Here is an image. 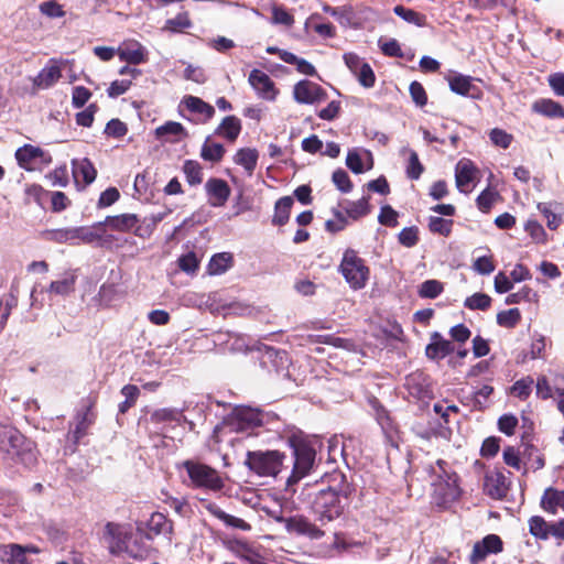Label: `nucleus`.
Listing matches in <instances>:
<instances>
[{
    "mask_svg": "<svg viewBox=\"0 0 564 564\" xmlns=\"http://www.w3.org/2000/svg\"><path fill=\"white\" fill-rule=\"evenodd\" d=\"M0 456L3 459H19L25 465L35 460L32 442L10 425H0Z\"/></svg>",
    "mask_w": 564,
    "mask_h": 564,
    "instance_id": "obj_1",
    "label": "nucleus"
},
{
    "mask_svg": "<svg viewBox=\"0 0 564 564\" xmlns=\"http://www.w3.org/2000/svg\"><path fill=\"white\" fill-rule=\"evenodd\" d=\"M261 424L262 416L258 410L248 406H237L220 424L215 426L214 438L216 442H221L223 435L227 433L246 432Z\"/></svg>",
    "mask_w": 564,
    "mask_h": 564,
    "instance_id": "obj_2",
    "label": "nucleus"
},
{
    "mask_svg": "<svg viewBox=\"0 0 564 564\" xmlns=\"http://www.w3.org/2000/svg\"><path fill=\"white\" fill-rule=\"evenodd\" d=\"M344 500L346 497L334 489L319 490L312 502V511L316 521L323 527L339 518L344 512Z\"/></svg>",
    "mask_w": 564,
    "mask_h": 564,
    "instance_id": "obj_3",
    "label": "nucleus"
},
{
    "mask_svg": "<svg viewBox=\"0 0 564 564\" xmlns=\"http://www.w3.org/2000/svg\"><path fill=\"white\" fill-rule=\"evenodd\" d=\"M131 535V528L128 524L107 522L104 527L102 538L111 554L118 555L126 552L134 558L144 557L148 552L147 549L133 550L129 545Z\"/></svg>",
    "mask_w": 564,
    "mask_h": 564,
    "instance_id": "obj_4",
    "label": "nucleus"
},
{
    "mask_svg": "<svg viewBox=\"0 0 564 564\" xmlns=\"http://www.w3.org/2000/svg\"><path fill=\"white\" fill-rule=\"evenodd\" d=\"M285 455L279 451H249L246 465L262 477H275L282 469Z\"/></svg>",
    "mask_w": 564,
    "mask_h": 564,
    "instance_id": "obj_5",
    "label": "nucleus"
},
{
    "mask_svg": "<svg viewBox=\"0 0 564 564\" xmlns=\"http://www.w3.org/2000/svg\"><path fill=\"white\" fill-rule=\"evenodd\" d=\"M182 466L186 470L189 479L187 486L212 491H218L224 487L223 479L218 471L208 465L188 459L183 462Z\"/></svg>",
    "mask_w": 564,
    "mask_h": 564,
    "instance_id": "obj_6",
    "label": "nucleus"
},
{
    "mask_svg": "<svg viewBox=\"0 0 564 564\" xmlns=\"http://www.w3.org/2000/svg\"><path fill=\"white\" fill-rule=\"evenodd\" d=\"M339 271L346 282L354 290L364 289L370 275L369 268L354 249H347L344 252Z\"/></svg>",
    "mask_w": 564,
    "mask_h": 564,
    "instance_id": "obj_7",
    "label": "nucleus"
},
{
    "mask_svg": "<svg viewBox=\"0 0 564 564\" xmlns=\"http://www.w3.org/2000/svg\"><path fill=\"white\" fill-rule=\"evenodd\" d=\"M294 466L292 474L286 480L288 487L300 481L308 474L315 460V451L305 443H297L293 445Z\"/></svg>",
    "mask_w": 564,
    "mask_h": 564,
    "instance_id": "obj_8",
    "label": "nucleus"
},
{
    "mask_svg": "<svg viewBox=\"0 0 564 564\" xmlns=\"http://www.w3.org/2000/svg\"><path fill=\"white\" fill-rule=\"evenodd\" d=\"M15 159L19 165L28 171L42 170L52 163V156L48 152L31 144L19 148L15 152Z\"/></svg>",
    "mask_w": 564,
    "mask_h": 564,
    "instance_id": "obj_9",
    "label": "nucleus"
},
{
    "mask_svg": "<svg viewBox=\"0 0 564 564\" xmlns=\"http://www.w3.org/2000/svg\"><path fill=\"white\" fill-rule=\"evenodd\" d=\"M279 521L285 523L288 532L305 535L311 540H319L325 535V532L318 525L302 516L290 517L288 519L280 518Z\"/></svg>",
    "mask_w": 564,
    "mask_h": 564,
    "instance_id": "obj_10",
    "label": "nucleus"
},
{
    "mask_svg": "<svg viewBox=\"0 0 564 564\" xmlns=\"http://www.w3.org/2000/svg\"><path fill=\"white\" fill-rule=\"evenodd\" d=\"M503 550V542L497 534H488L474 544L469 561L471 564L482 562L490 554H498Z\"/></svg>",
    "mask_w": 564,
    "mask_h": 564,
    "instance_id": "obj_11",
    "label": "nucleus"
},
{
    "mask_svg": "<svg viewBox=\"0 0 564 564\" xmlns=\"http://www.w3.org/2000/svg\"><path fill=\"white\" fill-rule=\"evenodd\" d=\"M446 481H432L433 496L437 505H446L459 497V487L457 485L456 474H446Z\"/></svg>",
    "mask_w": 564,
    "mask_h": 564,
    "instance_id": "obj_12",
    "label": "nucleus"
},
{
    "mask_svg": "<svg viewBox=\"0 0 564 564\" xmlns=\"http://www.w3.org/2000/svg\"><path fill=\"white\" fill-rule=\"evenodd\" d=\"M117 55L120 61L128 64L139 65L148 62V50L135 40H126L117 48Z\"/></svg>",
    "mask_w": 564,
    "mask_h": 564,
    "instance_id": "obj_13",
    "label": "nucleus"
},
{
    "mask_svg": "<svg viewBox=\"0 0 564 564\" xmlns=\"http://www.w3.org/2000/svg\"><path fill=\"white\" fill-rule=\"evenodd\" d=\"M509 485L501 470L487 471L484 479V491L492 499L500 500L507 496Z\"/></svg>",
    "mask_w": 564,
    "mask_h": 564,
    "instance_id": "obj_14",
    "label": "nucleus"
},
{
    "mask_svg": "<svg viewBox=\"0 0 564 564\" xmlns=\"http://www.w3.org/2000/svg\"><path fill=\"white\" fill-rule=\"evenodd\" d=\"M294 99L299 104H316L325 100L326 93L317 84L310 80H301L294 86Z\"/></svg>",
    "mask_w": 564,
    "mask_h": 564,
    "instance_id": "obj_15",
    "label": "nucleus"
},
{
    "mask_svg": "<svg viewBox=\"0 0 564 564\" xmlns=\"http://www.w3.org/2000/svg\"><path fill=\"white\" fill-rule=\"evenodd\" d=\"M62 62L57 59H50L44 68L32 78L33 88L35 90H43L52 87L62 77Z\"/></svg>",
    "mask_w": 564,
    "mask_h": 564,
    "instance_id": "obj_16",
    "label": "nucleus"
},
{
    "mask_svg": "<svg viewBox=\"0 0 564 564\" xmlns=\"http://www.w3.org/2000/svg\"><path fill=\"white\" fill-rule=\"evenodd\" d=\"M248 82L260 98L265 100L275 99L278 91L274 88V83L264 72L252 69L249 74Z\"/></svg>",
    "mask_w": 564,
    "mask_h": 564,
    "instance_id": "obj_17",
    "label": "nucleus"
},
{
    "mask_svg": "<svg viewBox=\"0 0 564 564\" xmlns=\"http://www.w3.org/2000/svg\"><path fill=\"white\" fill-rule=\"evenodd\" d=\"M409 394L416 400H424L431 397L430 379L421 371L406 376L404 383Z\"/></svg>",
    "mask_w": 564,
    "mask_h": 564,
    "instance_id": "obj_18",
    "label": "nucleus"
},
{
    "mask_svg": "<svg viewBox=\"0 0 564 564\" xmlns=\"http://www.w3.org/2000/svg\"><path fill=\"white\" fill-rule=\"evenodd\" d=\"M205 188L209 196V204L214 207L224 206L230 196V187L221 178H209Z\"/></svg>",
    "mask_w": 564,
    "mask_h": 564,
    "instance_id": "obj_19",
    "label": "nucleus"
},
{
    "mask_svg": "<svg viewBox=\"0 0 564 564\" xmlns=\"http://www.w3.org/2000/svg\"><path fill=\"white\" fill-rule=\"evenodd\" d=\"M477 169L475 165L468 160H460L456 164L455 169V181L456 187L459 192L468 194L470 193V188H468L469 184L474 182L476 177Z\"/></svg>",
    "mask_w": 564,
    "mask_h": 564,
    "instance_id": "obj_20",
    "label": "nucleus"
},
{
    "mask_svg": "<svg viewBox=\"0 0 564 564\" xmlns=\"http://www.w3.org/2000/svg\"><path fill=\"white\" fill-rule=\"evenodd\" d=\"M540 506L551 514H556L558 510L564 511V490L546 488L542 495Z\"/></svg>",
    "mask_w": 564,
    "mask_h": 564,
    "instance_id": "obj_21",
    "label": "nucleus"
},
{
    "mask_svg": "<svg viewBox=\"0 0 564 564\" xmlns=\"http://www.w3.org/2000/svg\"><path fill=\"white\" fill-rule=\"evenodd\" d=\"M158 139L166 142H178L187 135L185 128L175 121H167L166 123L155 129Z\"/></svg>",
    "mask_w": 564,
    "mask_h": 564,
    "instance_id": "obj_22",
    "label": "nucleus"
},
{
    "mask_svg": "<svg viewBox=\"0 0 564 564\" xmlns=\"http://www.w3.org/2000/svg\"><path fill=\"white\" fill-rule=\"evenodd\" d=\"M454 350L453 344L435 333L432 343L426 346L425 352L430 359H442Z\"/></svg>",
    "mask_w": 564,
    "mask_h": 564,
    "instance_id": "obj_23",
    "label": "nucleus"
},
{
    "mask_svg": "<svg viewBox=\"0 0 564 564\" xmlns=\"http://www.w3.org/2000/svg\"><path fill=\"white\" fill-rule=\"evenodd\" d=\"M0 562L2 564H26L28 558L23 554V545L0 544Z\"/></svg>",
    "mask_w": 564,
    "mask_h": 564,
    "instance_id": "obj_24",
    "label": "nucleus"
},
{
    "mask_svg": "<svg viewBox=\"0 0 564 564\" xmlns=\"http://www.w3.org/2000/svg\"><path fill=\"white\" fill-rule=\"evenodd\" d=\"M139 221L140 220L135 214H121L117 216H108L104 224L112 230L127 232L134 228Z\"/></svg>",
    "mask_w": 564,
    "mask_h": 564,
    "instance_id": "obj_25",
    "label": "nucleus"
},
{
    "mask_svg": "<svg viewBox=\"0 0 564 564\" xmlns=\"http://www.w3.org/2000/svg\"><path fill=\"white\" fill-rule=\"evenodd\" d=\"M104 221H99L90 227H76V239L77 245L79 242L84 243H95L102 240L105 236Z\"/></svg>",
    "mask_w": 564,
    "mask_h": 564,
    "instance_id": "obj_26",
    "label": "nucleus"
},
{
    "mask_svg": "<svg viewBox=\"0 0 564 564\" xmlns=\"http://www.w3.org/2000/svg\"><path fill=\"white\" fill-rule=\"evenodd\" d=\"M205 508L210 514L221 520L225 524L229 527L240 529L243 531H248L251 528L250 524L247 523L243 519L226 513L216 503L209 502L205 506Z\"/></svg>",
    "mask_w": 564,
    "mask_h": 564,
    "instance_id": "obj_27",
    "label": "nucleus"
},
{
    "mask_svg": "<svg viewBox=\"0 0 564 564\" xmlns=\"http://www.w3.org/2000/svg\"><path fill=\"white\" fill-rule=\"evenodd\" d=\"M149 531L159 535H166L171 540L173 522L161 512H154L148 522Z\"/></svg>",
    "mask_w": 564,
    "mask_h": 564,
    "instance_id": "obj_28",
    "label": "nucleus"
},
{
    "mask_svg": "<svg viewBox=\"0 0 564 564\" xmlns=\"http://www.w3.org/2000/svg\"><path fill=\"white\" fill-rule=\"evenodd\" d=\"M73 174L76 180L82 178L85 184L95 181L97 171L88 159L73 161Z\"/></svg>",
    "mask_w": 564,
    "mask_h": 564,
    "instance_id": "obj_29",
    "label": "nucleus"
},
{
    "mask_svg": "<svg viewBox=\"0 0 564 564\" xmlns=\"http://www.w3.org/2000/svg\"><path fill=\"white\" fill-rule=\"evenodd\" d=\"M234 162L241 165L250 176L257 166L258 151L251 148L239 149L234 156Z\"/></svg>",
    "mask_w": 564,
    "mask_h": 564,
    "instance_id": "obj_30",
    "label": "nucleus"
},
{
    "mask_svg": "<svg viewBox=\"0 0 564 564\" xmlns=\"http://www.w3.org/2000/svg\"><path fill=\"white\" fill-rule=\"evenodd\" d=\"M241 131V121L235 116H227L216 130V133L234 142Z\"/></svg>",
    "mask_w": 564,
    "mask_h": 564,
    "instance_id": "obj_31",
    "label": "nucleus"
},
{
    "mask_svg": "<svg viewBox=\"0 0 564 564\" xmlns=\"http://www.w3.org/2000/svg\"><path fill=\"white\" fill-rule=\"evenodd\" d=\"M533 111L550 117V118H563L564 117V109L563 107L551 99H541L533 104L532 106Z\"/></svg>",
    "mask_w": 564,
    "mask_h": 564,
    "instance_id": "obj_32",
    "label": "nucleus"
},
{
    "mask_svg": "<svg viewBox=\"0 0 564 564\" xmlns=\"http://www.w3.org/2000/svg\"><path fill=\"white\" fill-rule=\"evenodd\" d=\"M182 104L191 112L203 115L206 119H210L215 115L214 107L198 97L186 96L183 98Z\"/></svg>",
    "mask_w": 564,
    "mask_h": 564,
    "instance_id": "obj_33",
    "label": "nucleus"
},
{
    "mask_svg": "<svg viewBox=\"0 0 564 564\" xmlns=\"http://www.w3.org/2000/svg\"><path fill=\"white\" fill-rule=\"evenodd\" d=\"M293 204L294 200L291 196H284L280 198L274 206V216L272 223L279 226L285 225L290 218Z\"/></svg>",
    "mask_w": 564,
    "mask_h": 564,
    "instance_id": "obj_34",
    "label": "nucleus"
},
{
    "mask_svg": "<svg viewBox=\"0 0 564 564\" xmlns=\"http://www.w3.org/2000/svg\"><path fill=\"white\" fill-rule=\"evenodd\" d=\"M232 265V254L220 252L212 257L208 263V273L212 275L223 274Z\"/></svg>",
    "mask_w": 564,
    "mask_h": 564,
    "instance_id": "obj_35",
    "label": "nucleus"
},
{
    "mask_svg": "<svg viewBox=\"0 0 564 564\" xmlns=\"http://www.w3.org/2000/svg\"><path fill=\"white\" fill-rule=\"evenodd\" d=\"M401 153L409 155L406 170H405L406 176L410 180H419L424 171V167L419 160L417 153L414 150L409 149V148H403L401 150Z\"/></svg>",
    "mask_w": 564,
    "mask_h": 564,
    "instance_id": "obj_36",
    "label": "nucleus"
},
{
    "mask_svg": "<svg viewBox=\"0 0 564 564\" xmlns=\"http://www.w3.org/2000/svg\"><path fill=\"white\" fill-rule=\"evenodd\" d=\"M448 84L452 91L462 96H473L471 89L475 87L471 84V77L456 74L448 78Z\"/></svg>",
    "mask_w": 564,
    "mask_h": 564,
    "instance_id": "obj_37",
    "label": "nucleus"
},
{
    "mask_svg": "<svg viewBox=\"0 0 564 564\" xmlns=\"http://www.w3.org/2000/svg\"><path fill=\"white\" fill-rule=\"evenodd\" d=\"M225 154V148L220 143L212 142L209 138L206 139L202 145L200 156L208 162H219Z\"/></svg>",
    "mask_w": 564,
    "mask_h": 564,
    "instance_id": "obj_38",
    "label": "nucleus"
},
{
    "mask_svg": "<svg viewBox=\"0 0 564 564\" xmlns=\"http://www.w3.org/2000/svg\"><path fill=\"white\" fill-rule=\"evenodd\" d=\"M529 532L538 540H547V531L550 528V522H547L541 516H532L529 521Z\"/></svg>",
    "mask_w": 564,
    "mask_h": 564,
    "instance_id": "obj_39",
    "label": "nucleus"
},
{
    "mask_svg": "<svg viewBox=\"0 0 564 564\" xmlns=\"http://www.w3.org/2000/svg\"><path fill=\"white\" fill-rule=\"evenodd\" d=\"M368 200L369 197L364 196L356 202H346L344 209L350 218L358 219L369 213L370 208Z\"/></svg>",
    "mask_w": 564,
    "mask_h": 564,
    "instance_id": "obj_40",
    "label": "nucleus"
},
{
    "mask_svg": "<svg viewBox=\"0 0 564 564\" xmlns=\"http://www.w3.org/2000/svg\"><path fill=\"white\" fill-rule=\"evenodd\" d=\"M533 383L534 380L531 376L523 377L512 384L510 388V393L513 397L524 401L530 397Z\"/></svg>",
    "mask_w": 564,
    "mask_h": 564,
    "instance_id": "obj_41",
    "label": "nucleus"
},
{
    "mask_svg": "<svg viewBox=\"0 0 564 564\" xmlns=\"http://www.w3.org/2000/svg\"><path fill=\"white\" fill-rule=\"evenodd\" d=\"M183 172L189 185H198L203 182V167L197 161L186 160Z\"/></svg>",
    "mask_w": 564,
    "mask_h": 564,
    "instance_id": "obj_42",
    "label": "nucleus"
},
{
    "mask_svg": "<svg viewBox=\"0 0 564 564\" xmlns=\"http://www.w3.org/2000/svg\"><path fill=\"white\" fill-rule=\"evenodd\" d=\"M491 305V297L485 293H475L464 301V306L470 311H486Z\"/></svg>",
    "mask_w": 564,
    "mask_h": 564,
    "instance_id": "obj_43",
    "label": "nucleus"
},
{
    "mask_svg": "<svg viewBox=\"0 0 564 564\" xmlns=\"http://www.w3.org/2000/svg\"><path fill=\"white\" fill-rule=\"evenodd\" d=\"M121 394L126 398L123 402L119 404V412L124 414L131 406H133L139 398L140 390L134 384H127L122 387Z\"/></svg>",
    "mask_w": 564,
    "mask_h": 564,
    "instance_id": "obj_44",
    "label": "nucleus"
},
{
    "mask_svg": "<svg viewBox=\"0 0 564 564\" xmlns=\"http://www.w3.org/2000/svg\"><path fill=\"white\" fill-rule=\"evenodd\" d=\"M393 12L398 17H400L401 19L406 21L408 23H411V24H414L417 26L425 25V17L412 9H408L403 6H395L393 9Z\"/></svg>",
    "mask_w": 564,
    "mask_h": 564,
    "instance_id": "obj_45",
    "label": "nucleus"
},
{
    "mask_svg": "<svg viewBox=\"0 0 564 564\" xmlns=\"http://www.w3.org/2000/svg\"><path fill=\"white\" fill-rule=\"evenodd\" d=\"M453 220L444 219L438 216H431L429 218V229L433 234H438L441 236L447 237L452 232Z\"/></svg>",
    "mask_w": 564,
    "mask_h": 564,
    "instance_id": "obj_46",
    "label": "nucleus"
},
{
    "mask_svg": "<svg viewBox=\"0 0 564 564\" xmlns=\"http://www.w3.org/2000/svg\"><path fill=\"white\" fill-rule=\"evenodd\" d=\"M235 552L239 558L247 561L249 564H267L260 553L248 544H239Z\"/></svg>",
    "mask_w": 564,
    "mask_h": 564,
    "instance_id": "obj_47",
    "label": "nucleus"
},
{
    "mask_svg": "<svg viewBox=\"0 0 564 564\" xmlns=\"http://www.w3.org/2000/svg\"><path fill=\"white\" fill-rule=\"evenodd\" d=\"M443 290V283L438 280H426L420 285L417 293L422 299H435Z\"/></svg>",
    "mask_w": 564,
    "mask_h": 564,
    "instance_id": "obj_48",
    "label": "nucleus"
},
{
    "mask_svg": "<svg viewBox=\"0 0 564 564\" xmlns=\"http://www.w3.org/2000/svg\"><path fill=\"white\" fill-rule=\"evenodd\" d=\"M521 319L518 308L501 311L497 314V324L501 327L513 328Z\"/></svg>",
    "mask_w": 564,
    "mask_h": 564,
    "instance_id": "obj_49",
    "label": "nucleus"
},
{
    "mask_svg": "<svg viewBox=\"0 0 564 564\" xmlns=\"http://www.w3.org/2000/svg\"><path fill=\"white\" fill-rule=\"evenodd\" d=\"M499 198V193L491 188L484 189L477 197V207L482 213H488L494 203Z\"/></svg>",
    "mask_w": 564,
    "mask_h": 564,
    "instance_id": "obj_50",
    "label": "nucleus"
},
{
    "mask_svg": "<svg viewBox=\"0 0 564 564\" xmlns=\"http://www.w3.org/2000/svg\"><path fill=\"white\" fill-rule=\"evenodd\" d=\"M75 276L68 275L62 280L53 281L50 285V292L57 295H67L74 291Z\"/></svg>",
    "mask_w": 564,
    "mask_h": 564,
    "instance_id": "obj_51",
    "label": "nucleus"
},
{
    "mask_svg": "<svg viewBox=\"0 0 564 564\" xmlns=\"http://www.w3.org/2000/svg\"><path fill=\"white\" fill-rule=\"evenodd\" d=\"M536 293L529 286L521 288L518 292L509 294L505 303L507 305L519 304L521 302H531L536 297Z\"/></svg>",
    "mask_w": 564,
    "mask_h": 564,
    "instance_id": "obj_52",
    "label": "nucleus"
},
{
    "mask_svg": "<svg viewBox=\"0 0 564 564\" xmlns=\"http://www.w3.org/2000/svg\"><path fill=\"white\" fill-rule=\"evenodd\" d=\"M94 422V414L90 411V408H86L83 413L77 415V424L74 431V435L76 440L83 437L86 433V430Z\"/></svg>",
    "mask_w": 564,
    "mask_h": 564,
    "instance_id": "obj_53",
    "label": "nucleus"
},
{
    "mask_svg": "<svg viewBox=\"0 0 564 564\" xmlns=\"http://www.w3.org/2000/svg\"><path fill=\"white\" fill-rule=\"evenodd\" d=\"M489 138L496 147L501 149H508L513 140L512 134L499 128L492 129L489 133Z\"/></svg>",
    "mask_w": 564,
    "mask_h": 564,
    "instance_id": "obj_54",
    "label": "nucleus"
},
{
    "mask_svg": "<svg viewBox=\"0 0 564 564\" xmlns=\"http://www.w3.org/2000/svg\"><path fill=\"white\" fill-rule=\"evenodd\" d=\"M332 180L336 187L343 193H349L352 189V183L349 175L343 169H338L333 173Z\"/></svg>",
    "mask_w": 564,
    "mask_h": 564,
    "instance_id": "obj_55",
    "label": "nucleus"
},
{
    "mask_svg": "<svg viewBox=\"0 0 564 564\" xmlns=\"http://www.w3.org/2000/svg\"><path fill=\"white\" fill-rule=\"evenodd\" d=\"M51 239L58 243L77 245L75 228L54 230L51 234Z\"/></svg>",
    "mask_w": 564,
    "mask_h": 564,
    "instance_id": "obj_56",
    "label": "nucleus"
},
{
    "mask_svg": "<svg viewBox=\"0 0 564 564\" xmlns=\"http://www.w3.org/2000/svg\"><path fill=\"white\" fill-rule=\"evenodd\" d=\"M127 132V124L119 119H111L105 128V133L112 138H122Z\"/></svg>",
    "mask_w": 564,
    "mask_h": 564,
    "instance_id": "obj_57",
    "label": "nucleus"
},
{
    "mask_svg": "<svg viewBox=\"0 0 564 564\" xmlns=\"http://www.w3.org/2000/svg\"><path fill=\"white\" fill-rule=\"evenodd\" d=\"M355 76L357 77L359 84L365 88H371L375 86L376 75L368 63H366Z\"/></svg>",
    "mask_w": 564,
    "mask_h": 564,
    "instance_id": "obj_58",
    "label": "nucleus"
},
{
    "mask_svg": "<svg viewBox=\"0 0 564 564\" xmlns=\"http://www.w3.org/2000/svg\"><path fill=\"white\" fill-rule=\"evenodd\" d=\"M178 413L172 409H159L155 410L151 416L150 421L154 424H161L165 422H172L177 420Z\"/></svg>",
    "mask_w": 564,
    "mask_h": 564,
    "instance_id": "obj_59",
    "label": "nucleus"
},
{
    "mask_svg": "<svg viewBox=\"0 0 564 564\" xmlns=\"http://www.w3.org/2000/svg\"><path fill=\"white\" fill-rule=\"evenodd\" d=\"M538 209L546 218L547 227L551 230H555L561 224V217H558L551 208V204L541 203L538 205Z\"/></svg>",
    "mask_w": 564,
    "mask_h": 564,
    "instance_id": "obj_60",
    "label": "nucleus"
},
{
    "mask_svg": "<svg viewBox=\"0 0 564 564\" xmlns=\"http://www.w3.org/2000/svg\"><path fill=\"white\" fill-rule=\"evenodd\" d=\"M495 263L491 257L484 256L477 258L473 263V269L482 275H488L495 271Z\"/></svg>",
    "mask_w": 564,
    "mask_h": 564,
    "instance_id": "obj_61",
    "label": "nucleus"
},
{
    "mask_svg": "<svg viewBox=\"0 0 564 564\" xmlns=\"http://www.w3.org/2000/svg\"><path fill=\"white\" fill-rule=\"evenodd\" d=\"M419 230L416 227H406L399 234V242L408 248H411L417 243Z\"/></svg>",
    "mask_w": 564,
    "mask_h": 564,
    "instance_id": "obj_62",
    "label": "nucleus"
},
{
    "mask_svg": "<svg viewBox=\"0 0 564 564\" xmlns=\"http://www.w3.org/2000/svg\"><path fill=\"white\" fill-rule=\"evenodd\" d=\"M503 462L506 465L520 470L521 469V458L520 452L513 446H508L503 449L502 453Z\"/></svg>",
    "mask_w": 564,
    "mask_h": 564,
    "instance_id": "obj_63",
    "label": "nucleus"
},
{
    "mask_svg": "<svg viewBox=\"0 0 564 564\" xmlns=\"http://www.w3.org/2000/svg\"><path fill=\"white\" fill-rule=\"evenodd\" d=\"M40 11L50 18H62L65 14L62 6L55 0L42 2L40 4Z\"/></svg>",
    "mask_w": 564,
    "mask_h": 564,
    "instance_id": "obj_64",
    "label": "nucleus"
}]
</instances>
